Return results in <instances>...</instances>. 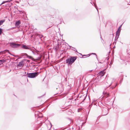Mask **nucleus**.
I'll use <instances>...</instances> for the list:
<instances>
[{"label":"nucleus","instance_id":"nucleus-6","mask_svg":"<svg viewBox=\"0 0 130 130\" xmlns=\"http://www.w3.org/2000/svg\"><path fill=\"white\" fill-rule=\"evenodd\" d=\"M10 45L11 47H15L16 46V44L13 43H10Z\"/></svg>","mask_w":130,"mask_h":130},{"label":"nucleus","instance_id":"nucleus-22","mask_svg":"<svg viewBox=\"0 0 130 130\" xmlns=\"http://www.w3.org/2000/svg\"><path fill=\"white\" fill-rule=\"evenodd\" d=\"M19 58V57H18V58Z\"/></svg>","mask_w":130,"mask_h":130},{"label":"nucleus","instance_id":"nucleus-12","mask_svg":"<svg viewBox=\"0 0 130 130\" xmlns=\"http://www.w3.org/2000/svg\"><path fill=\"white\" fill-rule=\"evenodd\" d=\"M11 0L10 1H4L3 2L1 3V5L4 4V3H7L8 2H10Z\"/></svg>","mask_w":130,"mask_h":130},{"label":"nucleus","instance_id":"nucleus-2","mask_svg":"<svg viewBox=\"0 0 130 130\" xmlns=\"http://www.w3.org/2000/svg\"><path fill=\"white\" fill-rule=\"evenodd\" d=\"M39 74L38 72L29 73L27 74V76L29 78H33L37 76Z\"/></svg>","mask_w":130,"mask_h":130},{"label":"nucleus","instance_id":"nucleus-1","mask_svg":"<svg viewBox=\"0 0 130 130\" xmlns=\"http://www.w3.org/2000/svg\"><path fill=\"white\" fill-rule=\"evenodd\" d=\"M77 58V56L71 57L66 60V63H68V65H71L74 62Z\"/></svg>","mask_w":130,"mask_h":130},{"label":"nucleus","instance_id":"nucleus-16","mask_svg":"<svg viewBox=\"0 0 130 130\" xmlns=\"http://www.w3.org/2000/svg\"><path fill=\"white\" fill-rule=\"evenodd\" d=\"M5 6H10V4H9V3H8V4L7 5H5Z\"/></svg>","mask_w":130,"mask_h":130},{"label":"nucleus","instance_id":"nucleus-5","mask_svg":"<svg viewBox=\"0 0 130 130\" xmlns=\"http://www.w3.org/2000/svg\"><path fill=\"white\" fill-rule=\"evenodd\" d=\"M121 30V26L119 27L118 30L116 32V35H119Z\"/></svg>","mask_w":130,"mask_h":130},{"label":"nucleus","instance_id":"nucleus-20","mask_svg":"<svg viewBox=\"0 0 130 130\" xmlns=\"http://www.w3.org/2000/svg\"><path fill=\"white\" fill-rule=\"evenodd\" d=\"M15 25H16V22L15 23Z\"/></svg>","mask_w":130,"mask_h":130},{"label":"nucleus","instance_id":"nucleus-11","mask_svg":"<svg viewBox=\"0 0 130 130\" xmlns=\"http://www.w3.org/2000/svg\"><path fill=\"white\" fill-rule=\"evenodd\" d=\"M109 95V94L107 93H104V96L106 98H107V97H108Z\"/></svg>","mask_w":130,"mask_h":130},{"label":"nucleus","instance_id":"nucleus-13","mask_svg":"<svg viewBox=\"0 0 130 130\" xmlns=\"http://www.w3.org/2000/svg\"><path fill=\"white\" fill-rule=\"evenodd\" d=\"M36 35L37 36L39 37L40 38H41L42 37V35H41L39 34H37Z\"/></svg>","mask_w":130,"mask_h":130},{"label":"nucleus","instance_id":"nucleus-21","mask_svg":"<svg viewBox=\"0 0 130 130\" xmlns=\"http://www.w3.org/2000/svg\"><path fill=\"white\" fill-rule=\"evenodd\" d=\"M17 57H19V56H17Z\"/></svg>","mask_w":130,"mask_h":130},{"label":"nucleus","instance_id":"nucleus-3","mask_svg":"<svg viewBox=\"0 0 130 130\" xmlns=\"http://www.w3.org/2000/svg\"><path fill=\"white\" fill-rule=\"evenodd\" d=\"M24 65V63H23V61H22L19 62V64L17 66L18 69H21L22 68Z\"/></svg>","mask_w":130,"mask_h":130},{"label":"nucleus","instance_id":"nucleus-8","mask_svg":"<svg viewBox=\"0 0 130 130\" xmlns=\"http://www.w3.org/2000/svg\"><path fill=\"white\" fill-rule=\"evenodd\" d=\"M22 47L24 49H29V48L25 45H23Z\"/></svg>","mask_w":130,"mask_h":130},{"label":"nucleus","instance_id":"nucleus-17","mask_svg":"<svg viewBox=\"0 0 130 130\" xmlns=\"http://www.w3.org/2000/svg\"><path fill=\"white\" fill-rule=\"evenodd\" d=\"M20 45V44H17V47L18 46H19Z\"/></svg>","mask_w":130,"mask_h":130},{"label":"nucleus","instance_id":"nucleus-9","mask_svg":"<svg viewBox=\"0 0 130 130\" xmlns=\"http://www.w3.org/2000/svg\"><path fill=\"white\" fill-rule=\"evenodd\" d=\"M5 61V60L4 59H2L0 60V65L3 64Z\"/></svg>","mask_w":130,"mask_h":130},{"label":"nucleus","instance_id":"nucleus-7","mask_svg":"<svg viewBox=\"0 0 130 130\" xmlns=\"http://www.w3.org/2000/svg\"><path fill=\"white\" fill-rule=\"evenodd\" d=\"M105 72L103 71H102L100 73V75H101V76H104V75Z\"/></svg>","mask_w":130,"mask_h":130},{"label":"nucleus","instance_id":"nucleus-15","mask_svg":"<svg viewBox=\"0 0 130 130\" xmlns=\"http://www.w3.org/2000/svg\"><path fill=\"white\" fill-rule=\"evenodd\" d=\"M21 1L20 0H17V3H19V2H21Z\"/></svg>","mask_w":130,"mask_h":130},{"label":"nucleus","instance_id":"nucleus-19","mask_svg":"<svg viewBox=\"0 0 130 130\" xmlns=\"http://www.w3.org/2000/svg\"><path fill=\"white\" fill-rule=\"evenodd\" d=\"M94 5H95V8H96V7H96V5H95L94 4Z\"/></svg>","mask_w":130,"mask_h":130},{"label":"nucleus","instance_id":"nucleus-18","mask_svg":"<svg viewBox=\"0 0 130 130\" xmlns=\"http://www.w3.org/2000/svg\"><path fill=\"white\" fill-rule=\"evenodd\" d=\"M15 27H13V28H11V29H15Z\"/></svg>","mask_w":130,"mask_h":130},{"label":"nucleus","instance_id":"nucleus-14","mask_svg":"<svg viewBox=\"0 0 130 130\" xmlns=\"http://www.w3.org/2000/svg\"><path fill=\"white\" fill-rule=\"evenodd\" d=\"M4 21L1 20L0 21V26L4 22Z\"/></svg>","mask_w":130,"mask_h":130},{"label":"nucleus","instance_id":"nucleus-10","mask_svg":"<svg viewBox=\"0 0 130 130\" xmlns=\"http://www.w3.org/2000/svg\"><path fill=\"white\" fill-rule=\"evenodd\" d=\"M20 23L21 22L20 21H18L17 22V27H19L20 26H19V25L20 24Z\"/></svg>","mask_w":130,"mask_h":130},{"label":"nucleus","instance_id":"nucleus-4","mask_svg":"<svg viewBox=\"0 0 130 130\" xmlns=\"http://www.w3.org/2000/svg\"><path fill=\"white\" fill-rule=\"evenodd\" d=\"M51 127V126L50 124H48L45 127V130H49L50 129Z\"/></svg>","mask_w":130,"mask_h":130}]
</instances>
